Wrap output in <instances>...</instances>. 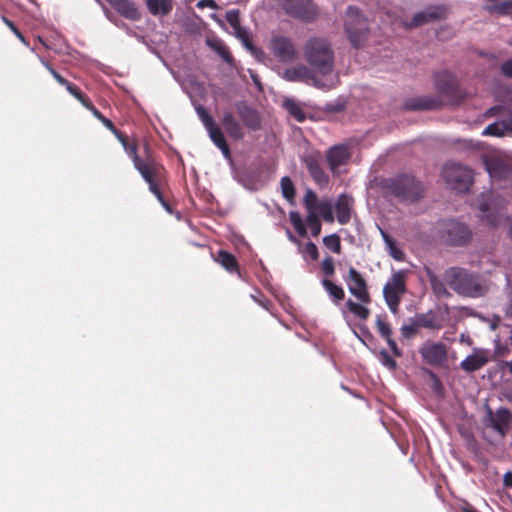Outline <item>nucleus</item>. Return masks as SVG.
<instances>
[{"instance_id": "obj_1", "label": "nucleus", "mask_w": 512, "mask_h": 512, "mask_svg": "<svg viewBox=\"0 0 512 512\" xmlns=\"http://www.w3.org/2000/svg\"><path fill=\"white\" fill-rule=\"evenodd\" d=\"M303 53L306 62L323 80L338 76L334 71L333 51L327 40L318 37L309 39Z\"/></svg>"}, {"instance_id": "obj_2", "label": "nucleus", "mask_w": 512, "mask_h": 512, "mask_svg": "<svg viewBox=\"0 0 512 512\" xmlns=\"http://www.w3.org/2000/svg\"><path fill=\"white\" fill-rule=\"evenodd\" d=\"M279 76L288 82H301L319 89H332L338 84V76H332L329 80H323L310 67L302 63L289 66L285 69L278 68Z\"/></svg>"}, {"instance_id": "obj_3", "label": "nucleus", "mask_w": 512, "mask_h": 512, "mask_svg": "<svg viewBox=\"0 0 512 512\" xmlns=\"http://www.w3.org/2000/svg\"><path fill=\"white\" fill-rule=\"evenodd\" d=\"M444 277L446 283L459 294L476 297L482 293L475 277L465 269L452 267L445 272Z\"/></svg>"}, {"instance_id": "obj_4", "label": "nucleus", "mask_w": 512, "mask_h": 512, "mask_svg": "<svg viewBox=\"0 0 512 512\" xmlns=\"http://www.w3.org/2000/svg\"><path fill=\"white\" fill-rule=\"evenodd\" d=\"M408 270L394 271L383 287V297L389 310L396 314L403 295L406 293Z\"/></svg>"}, {"instance_id": "obj_5", "label": "nucleus", "mask_w": 512, "mask_h": 512, "mask_svg": "<svg viewBox=\"0 0 512 512\" xmlns=\"http://www.w3.org/2000/svg\"><path fill=\"white\" fill-rule=\"evenodd\" d=\"M472 176V171L469 168L457 163H448L442 170L444 181L457 192H465L469 189Z\"/></svg>"}, {"instance_id": "obj_6", "label": "nucleus", "mask_w": 512, "mask_h": 512, "mask_svg": "<svg viewBox=\"0 0 512 512\" xmlns=\"http://www.w3.org/2000/svg\"><path fill=\"white\" fill-rule=\"evenodd\" d=\"M485 169L493 181L512 182V159L503 153L495 152L484 158Z\"/></svg>"}, {"instance_id": "obj_7", "label": "nucleus", "mask_w": 512, "mask_h": 512, "mask_svg": "<svg viewBox=\"0 0 512 512\" xmlns=\"http://www.w3.org/2000/svg\"><path fill=\"white\" fill-rule=\"evenodd\" d=\"M268 48L279 63L290 64L298 58V51L294 42L284 35L273 34L269 40Z\"/></svg>"}, {"instance_id": "obj_8", "label": "nucleus", "mask_w": 512, "mask_h": 512, "mask_svg": "<svg viewBox=\"0 0 512 512\" xmlns=\"http://www.w3.org/2000/svg\"><path fill=\"white\" fill-rule=\"evenodd\" d=\"M345 30L348 38L355 47H359L366 39L367 23L358 9L349 7L345 18Z\"/></svg>"}, {"instance_id": "obj_9", "label": "nucleus", "mask_w": 512, "mask_h": 512, "mask_svg": "<svg viewBox=\"0 0 512 512\" xmlns=\"http://www.w3.org/2000/svg\"><path fill=\"white\" fill-rule=\"evenodd\" d=\"M392 191L406 201H416L423 194L421 184L411 176H402L396 179L392 184Z\"/></svg>"}, {"instance_id": "obj_10", "label": "nucleus", "mask_w": 512, "mask_h": 512, "mask_svg": "<svg viewBox=\"0 0 512 512\" xmlns=\"http://www.w3.org/2000/svg\"><path fill=\"white\" fill-rule=\"evenodd\" d=\"M303 202L307 211H313L315 214L320 215L326 222H334L333 205L330 200H319L316 193L309 189L305 193Z\"/></svg>"}, {"instance_id": "obj_11", "label": "nucleus", "mask_w": 512, "mask_h": 512, "mask_svg": "<svg viewBox=\"0 0 512 512\" xmlns=\"http://www.w3.org/2000/svg\"><path fill=\"white\" fill-rule=\"evenodd\" d=\"M118 138L122 142L126 153L132 158L135 169L141 174L145 181H149L151 176H157L159 174V167L153 160L140 159L134 145H129L120 135H118Z\"/></svg>"}, {"instance_id": "obj_12", "label": "nucleus", "mask_w": 512, "mask_h": 512, "mask_svg": "<svg viewBox=\"0 0 512 512\" xmlns=\"http://www.w3.org/2000/svg\"><path fill=\"white\" fill-rule=\"evenodd\" d=\"M349 292L362 303L370 302V295L367 284L362 275L353 267L348 271V275L344 277Z\"/></svg>"}, {"instance_id": "obj_13", "label": "nucleus", "mask_w": 512, "mask_h": 512, "mask_svg": "<svg viewBox=\"0 0 512 512\" xmlns=\"http://www.w3.org/2000/svg\"><path fill=\"white\" fill-rule=\"evenodd\" d=\"M282 7L289 15L305 21L313 19L316 15L311 0H283Z\"/></svg>"}, {"instance_id": "obj_14", "label": "nucleus", "mask_w": 512, "mask_h": 512, "mask_svg": "<svg viewBox=\"0 0 512 512\" xmlns=\"http://www.w3.org/2000/svg\"><path fill=\"white\" fill-rule=\"evenodd\" d=\"M226 20L233 29V34L241 40L243 45L257 58L262 56V51L254 48L250 42L248 32L240 26L239 11L229 10L226 13Z\"/></svg>"}, {"instance_id": "obj_15", "label": "nucleus", "mask_w": 512, "mask_h": 512, "mask_svg": "<svg viewBox=\"0 0 512 512\" xmlns=\"http://www.w3.org/2000/svg\"><path fill=\"white\" fill-rule=\"evenodd\" d=\"M423 359L431 365H442L447 359L446 347L442 343H426L420 348Z\"/></svg>"}, {"instance_id": "obj_16", "label": "nucleus", "mask_w": 512, "mask_h": 512, "mask_svg": "<svg viewBox=\"0 0 512 512\" xmlns=\"http://www.w3.org/2000/svg\"><path fill=\"white\" fill-rule=\"evenodd\" d=\"M447 241L452 245L465 244L470 238L468 227L455 220H450L445 224Z\"/></svg>"}, {"instance_id": "obj_17", "label": "nucleus", "mask_w": 512, "mask_h": 512, "mask_svg": "<svg viewBox=\"0 0 512 512\" xmlns=\"http://www.w3.org/2000/svg\"><path fill=\"white\" fill-rule=\"evenodd\" d=\"M488 420L492 428L497 431L500 436H504L509 427L511 421V414L509 410L505 408H499L496 412H492L491 409L487 410Z\"/></svg>"}, {"instance_id": "obj_18", "label": "nucleus", "mask_w": 512, "mask_h": 512, "mask_svg": "<svg viewBox=\"0 0 512 512\" xmlns=\"http://www.w3.org/2000/svg\"><path fill=\"white\" fill-rule=\"evenodd\" d=\"M489 353L484 349H476L461 361L460 367L466 372H474L488 363Z\"/></svg>"}, {"instance_id": "obj_19", "label": "nucleus", "mask_w": 512, "mask_h": 512, "mask_svg": "<svg viewBox=\"0 0 512 512\" xmlns=\"http://www.w3.org/2000/svg\"><path fill=\"white\" fill-rule=\"evenodd\" d=\"M349 157L350 153L345 145H338L330 148L327 154V161L332 173H338L339 167L345 164Z\"/></svg>"}, {"instance_id": "obj_20", "label": "nucleus", "mask_w": 512, "mask_h": 512, "mask_svg": "<svg viewBox=\"0 0 512 512\" xmlns=\"http://www.w3.org/2000/svg\"><path fill=\"white\" fill-rule=\"evenodd\" d=\"M482 135L494 137L512 135V115L491 123L483 130Z\"/></svg>"}, {"instance_id": "obj_21", "label": "nucleus", "mask_w": 512, "mask_h": 512, "mask_svg": "<svg viewBox=\"0 0 512 512\" xmlns=\"http://www.w3.org/2000/svg\"><path fill=\"white\" fill-rule=\"evenodd\" d=\"M353 208V199L352 197L341 194L337 198L335 203L336 210V218L340 224H346L351 219V213Z\"/></svg>"}, {"instance_id": "obj_22", "label": "nucleus", "mask_w": 512, "mask_h": 512, "mask_svg": "<svg viewBox=\"0 0 512 512\" xmlns=\"http://www.w3.org/2000/svg\"><path fill=\"white\" fill-rule=\"evenodd\" d=\"M304 162L315 183L320 187H325L329 182V177L321 168L319 161L313 156H308L304 159Z\"/></svg>"}, {"instance_id": "obj_23", "label": "nucleus", "mask_w": 512, "mask_h": 512, "mask_svg": "<svg viewBox=\"0 0 512 512\" xmlns=\"http://www.w3.org/2000/svg\"><path fill=\"white\" fill-rule=\"evenodd\" d=\"M237 110L243 123L249 129L256 130L260 127V117L255 109L250 108L245 104H238Z\"/></svg>"}, {"instance_id": "obj_24", "label": "nucleus", "mask_w": 512, "mask_h": 512, "mask_svg": "<svg viewBox=\"0 0 512 512\" xmlns=\"http://www.w3.org/2000/svg\"><path fill=\"white\" fill-rule=\"evenodd\" d=\"M117 12H119L124 17L136 20L139 18L140 14L135 5L129 0H107Z\"/></svg>"}, {"instance_id": "obj_25", "label": "nucleus", "mask_w": 512, "mask_h": 512, "mask_svg": "<svg viewBox=\"0 0 512 512\" xmlns=\"http://www.w3.org/2000/svg\"><path fill=\"white\" fill-rule=\"evenodd\" d=\"M223 126L230 137L237 140L243 137V129L231 113H226L224 115Z\"/></svg>"}, {"instance_id": "obj_26", "label": "nucleus", "mask_w": 512, "mask_h": 512, "mask_svg": "<svg viewBox=\"0 0 512 512\" xmlns=\"http://www.w3.org/2000/svg\"><path fill=\"white\" fill-rule=\"evenodd\" d=\"M207 131L209 133L210 139L221 150L224 157L229 158L230 151L228 145L226 144L225 137L222 131L218 127H216L215 124L207 128Z\"/></svg>"}, {"instance_id": "obj_27", "label": "nucleus", "mask_w": 512, "mask_h": 512, "mask_svg": "<svg viewBox=\"0 0 512 512\" xmlns=\"http://www.w3.org/2000/svg\"><path fill=\"white\" fill-rule=\"evenodd\" d=\"M436 84L442 92L447 94L454 92L457 87V81L455 77L448 72H442L438 74L436 76Z\"/></svg>"}, {"instance_id": "obj_28", "label": "nucleus", "mask_w": 512, "mask_h": 512, "mask_svg": "<svg viewBox=\"0 0 512 512\" xmlns=\"http://www.w3.org/2000/svg\"><path fill=\"white\" fill-rule=\"evenodd\" d=\"M442 11L439 8H429L426 11L419 12L415 14L413 17L412 23L410 26H419L427 23L432 19L439 18L441 16Z\"/></svg>"}, {"instance_id": "obj_29", "label": "nucleus", "mask_w": 512, "mask_h": 512, "mask_svg": "<svg viewBox=\"0 0 512 512\" xmlns=\"http://www.w3.org/2000/svg\"><path fill=\"white\" fill-rule=\"evenodd\" d=\"M147 7L154 15H165L172 9L171 0H147Z\"/></svg>"}, {"instance_id": "obj_30", "label": "nucleus", "mask_w": 512, "mask_h": 512, "mask_svg": "<svg viewBox=\"0 0 512 512\" xmlns=\"http://www.w3.org/2000/svg\"><path fill=\"white\" fill-rule=\"evenodd\" d=\"M380 232L390 256L397 261H402L404 259L403 251L396 246L394 240L384 230H380Z\"/></svg>"}, {"instance_id": "obj_31", "label": "nucleus", "mask_w": 512, "mask_h": 512, "mask_svg": "<svg viewBox=\"0 0 512 512\" xmlns=\"http://www.w3.org/2000/svg\"><path fill=\"white\" fill-rule=\"evenodd\" d=\"M218 263L222 265L227 271H233L237 268V262L233 255L227 253L226 251L220 250L215 259Z\"/></svg>"}, {"instance_id": "obj_32", "label": "nucleus", "mask_w": 512, "mask_h": 512, "mask_svg": "<svg viewBox=\"0 0 512 512\" xmlns=\"http://www.w3.org/2000/svg\"><path fill=\"white\" fill-rule=\"evenodd\" d=\"M322 285L333 300L340 301L344 298L345 294L341 286L334 284L332 281L328 279H323Z\"/></svg>"}, {"instance_id": "obj_33", "label": "nucleus", "mask_w": 512, "mask_h": 512, "mask_svg": "<svg viewBox=\"0 0 512 512\" xmlns=\"http://www.w3.org/2000/svg\"><path fill=\"white\" fill-rule=\"evenodd\" d=\"M283 105L297 121H304L305 113L296 102L292 99H285Z\"/></svg>"}, {"instance_id": "obj_34", "label": "nucleus", "mask_w": 512, "mask_h": 512, "mask_svg": "<svg viewBox=\"0 0 512 512\" xmlns=\"http://www.w3.org/2000/svg\"><path fill=\"white\" fill-rule=\"evenodd\" d=\"M207 44L209 47H211L213 50H215L223 60L226 62L231 61V56L227 50V48L224 46V44L219 39H207Z\"/></svg>"}, {"instance_id": "obj_35", "label": "nucleus", "mask_w": 512, "mask_h": 512, "mask_svg": "<svg viewBox=\"0 0 512 512\" xmlns=\"http://www.w3.org/2000/svg\"><path fill=\"white\" fill-rule=\"evenodd\" d=\"M346 306L350 312H352L354 315H356L360 319L365 320L369 316L368 308H366L365 306H363L359 303L352 301L351 299H349L346 302Z\"/></svg>"}, {"instance_id": "obj_36", "label": "nucleus", "mask_w": 512, "mask_h": 512, "mask_svg": "<svg viewBox=\"0 0 512 512\" xmlns=\"http://www.w3.org/2000/svg\"><path fill=\"white\" fill-rule=\"evenodd\" d=\"M308 214L305 219L306 225L310 228L311 234L313 236H318L321 231V223L318 218V215L315 214L313 211H307Z\"/></svg>"}, {"instance_id": "obj_37", "label": "nucleus", "mask_w": 512, "mask_h": 512, "mask_svg": "<svg viewBox=\"0 0 512 512\" xmlns=\"http://www.w3.org/2000/svg\"><path fill=\"white\" fill-rule=\"evenodd\" d=\"M157 176H151L149 181H146L149 184V190L157 197L159 202L162 204V206L165 208L166 211L171 212L170 206L168 203L163 199L162 194L155 182Z\"/></svg>"}, {"instance_id": "obj_38", "label": "nucleus", "mask_w": 512, "mask_h": 512, "mask_svg": "<svg viewBox=\"0 0 512 512\" xmlns=\"http://www.w3.org/2000/svg\"><path fill=\"white\" fill-rule=\"evenodd\" d=\"M324 245L331 251L339 254L341 252L340 238L336 234H331L323 238Z\"/></svg>"}, {"instance_id": "obj_39", "label": "nucleus", "mask_w": 512, "mask_h": 512, "mask_svg": "<svg viewBox=\"0 0 512 512\" xmlns=\"http://www.w3.org/2000/svg\"><path fill=\"white\" fill-rule=\"evenodd\" d=\"M281 190H282L283 196L286 199H288V200L293 199V197L295 195V189H294V185H293L292 181L290 180V178L283 177L281 179Z\"/></svg>"}, {"instance_id": "obj_40", "label": "nucleus", "mask_w": 512, "mask_h": 512, "mask_svg": "<svg viewBox=\"0 0 512 512\" xmlns=\"http://www.w3.org/2000/svg\"><path fill=\"white\" fill-rule=\"evenodd\" d=\"M290 221L293 224L296 231L301 236H304L306 234L305 224L303 223L302 218L300 217V215L297 212L290 213Z\"/></svg>"}, {"instance_id": "obj_41", "label": "nucleus", "mask_w": 512, "mask_h": 512, "mask_svg": "<svg viewBox=\"0 0 512 512\" xmlns=\"http://www.w3.org/2000/svg\"><path fill=\"white\" fill-rule=\"evenodd\" d=\"M196 111L206 129L211 127L212 125H214V121H213L212 117L205 110V108L199 106L196 108Z\"/></svg>"}, {"instance_id": "obj_42", "label": "nucleus", "mask_w": 512, "mask_h": 512, "mask_svg": "<svg viewBox=\"0 0 512 512\" xmlns=\"http://www.w3.org/2000/svg\"><path fill=\"white\" fill-rule=\"evenodd\" d=\"M65 87H66L67 91L71 95H73L75 98H77L83 105H87V100L85 99V97L82 95V93L78 90V88L76 86H74L73 84L68 82Z\"/></svg>"}, {"instance_id": "obj_43", "label": "nucleus", "mask_w": 512, "mask_h": 512, "mask_svg": "<svg viewBox=\"0 0 512 512\" xmlns=\"http://www.w3.org/2000/svg\"><path fill=\"white\" fill-rule=\"evenodd\" d=\"M321 268L325 275L332 276L334 274L333 259L331 257H326L323 259Z\"/></svg>"}, {"instance_id": "obj_44", "label": "nucleus", "mask_w": 512, "mask_h": 512, "mask_svg": "<svg viewBox=\"0 0 512 512\" xmlns=\"http://www.w3.org/2000/svg\"><path fill=\"white\" fill-rule=\"evenodd\" d=\"M303 254L310 257L312 260L317 259L318 257V250L314 243L308 242L303 248Z\"/></svg>"}, {"instance_id": "obj_45", "label": "nucleus", "mask_w": 512, "mask_h": 512, "mask_svg": "<svg viewBox=\"0 0 512 512\" xmlns=\"http://www.w3.org/2000/svg\"><path fill=\"white\" fill-rule=\"evenodd\" d=\"M377 328H378L379 333L384 338L387 339V338L391 337V328L388 323L382 321L381 319H378L377 320Z\"/></svg>"}, {"instance_id": "obj_46", "label": "nucleus", "mask_w": 512, "mask_h": 512, "mask_svg": "<svg viewBox=\"0 0 512 512\" xmlns=\"http://www.w3.org/2000/svg\"><path fill=\"white\" fill-rule=\"evenodd\" d=\"M380 361L384 366L390 369H394L396 366V362L391 358V356L386 351H381Z\"/></svg>"}, {"instance_id": "obj_47", "label": "nucleus", "mask_w": 512, "mask_h": 512, "mask_svg": "<svg viewBox=\"0 0 512 512\" xmlns=\"http://www.w3.org/2000/svg\"><path fill=\"white\" fill-rule=\"evenodd\" d=\"M501 73L508 78H512V58L507 59L501 64Z\"/></svg>"}, {"instance_id": "obj_48", "label": "nucleus", "mask_w": 512, "mask_h": 512, "mask_svg": "<svg viewBox=\"0 0 512 512\" xmlns=\"http://www.w3.org/2000/svg\"><path fill=\"white\" fill-rule=\"evenodd\" d=\"M496 7L500 12L509 13L512 11V0H498Z\"/></svg>"}, {"instance_id": "obj_49", "label": "nucleus", "mask_w": 512, "mask_h": 512, "mask_svg": "<svg viewBox=\"0 0 512 512\" xmlns=\"http://www.w3.org/2000/svg\"><path fill=\"white\" fill-rule=\"evenodd\" d=\"M3 21L12 30V32L19 38V40L22 43L27 44L25 38L23 37V35L19 32V30L15 27V25L10 20H8L7 18L3 17Z\"/></svg>"}, {"instance_id": "obj_50", "label": "nucleus", "mask_w": 512, "mask_h": 512, "mask_svg": "<svg viewBox=\"0 0 512 512\" xmlns=\"http://www.w3.org/2000/svg\"><path fill=\"white\" fill-rule=\"evenodd\" d=\"M198 8H211V9H217L218 5L214 0H199L197 3Z\"/></svg>"}, {"instance_id": "obj_51", "label": "nucleus", "mask_w": 512, "mask_h": 512, "mask_svg": "<svg viewBox=\"0 0 512 512\" xmlns=\"http://www.w3.org/2000/svg\"><path fill=\"white\" fill-rule=\"evenodd\" d=\"M100 121L105 125V127H107L109 130H111L113 133H115L118 136L113 123L109 119H107L103 116V119H101Z\"/></svg>"}, {"instance_id": "obj_52", "label": "nucleus", "mask_w": 512, "mask_h": 512, "mask_svg": "<svg viewBox=\"0 0 512 512\" xmlns=\"http://www.w3.org/2000/svg\"><path fill=\"white\" fill-rule=\"evenodd\" d=\"M86 108L92 111L93 115L98 118L99 120L103 119V115L90 103L87 101V105H84Z\"/></svg>"}, {"instance_id": "obj_53", "label": "nucleus", "mask_w": 512, "mask_h": 512, "mask_svg": "<svg viewBox=\"0 0 512 512\" xmlns=\"http://www.w3.org/2000/svg\"><path fill=\"white\" fill-rule=\"evenodd\" d=\"M386 340H387V343H388L390 349L392 350V352L396 355H399V351H398L396 342L391 337L387 338Z\"/></svg>"}, {"instance_id": "obj_54", "label": "nucleus", "mask_w": 512, "mask_h": 512, "mask_svg": "<svg viewBox=\"0 0 512 512\" xmlns=\"http://www.w3.org/2000/svg\"><path fill=\"white\" fill-rule=\"evenodd\" d=\"M503 481H504L505 486L511 487L512 486V472L505 473Z\"/></svg>"}, {"instance_id": "obj_55", "label": "nucleus", "mask_w": 512, "mask_h": 512, "mask_svg": "<svg viewBox=\"0 0 512 512\" xmlns=\"http://www.w3.org/2000/svg\"><path fill=\"white\" fill-rule=\"evenodd\" d=\"M41 63L46 67V69L51 73V75L53 77H55V75H57L58 73L47 63L45 62L43 59H41Z\"/></svg>"}, {"instance_id": "obj_56", "label": "nucleus", "mask_w": 512, "mask_h": 512, "mask_svg": "<svg viewBox=\"0 0 512 512\" xmlns=\"http://www.w3.org/2000/svg\"><path fill=\"white\" fill-rule=\"evenodd\" d=\"M41 63L46 67V69L51 73V75L53 77H55V75H57L58 73L47 63L45 62L43 59H41Z\"/></svg>"}, {"instance_id": "obj_57", "label": "nucleus", "mask_w": 512, "mask_h": 512, "mask_svg": "<svg viewBox=\"0 0 512 512\" xmlns=\"http://www.w3.org/2000/svg\"><path fill=\"white\" fill-rule=\"evenodd\" d=\"M41 63L46 67V69L51 73V75L53 77H55V75H57L58 73L47 63L45 62L43 59H41Z\"/></svg>"}, {"instance_id": "obj_58", "label": "nucleus", "mask_w": 512, "mask_h": 512, "mask_svg": "<svg viewBox=\"0 0 512 512\" xmlns=\"http://www.w3.org/2000/svg\"><path fill=\"white\" fill-rule=\"evenodd\" d=\"M54 79L60 84V85H63V86H66V84L68 83V81L66 79H64L59 73L57 75H55Z\"/></svg>"}, {"instance_id": "obj_59", "label": "nucleus", "mask_w": 512, "mask_h": 512, "mask_svg": "<svg viewBox=\"0 0 512 512\" xmlns=\"http://www.w3.org/2000/svg\"><path fill=\"white\" fill-rule=\"evenodd\" d=\"M414 332V328L412 326H403L402 327V333L403 335H408L410 333Z\"/></svg>"}, {"instance_id": "obj_60", "label": "nucleus", "mask_w": 512, "mask_h": 512, "mask_svg": "<svg viewBox=\"0 0 512 512\" xmlns=\"http://www.w3.org/2000/svg\"><path fill=\"white\" fill-rule=\"evenodd\" d=\"M499 110H500L499 107H492V108L487 110L486 115L487 116H494V115H496V112H498Z\"/></svg>"}, {"instance_id": "obj_61", "label": "nucleus", "mask_w": 512, "mask_h": 512, "mask_svg": "<svg viewBox=\"0 0 512 512\" xmlns=\"http://www.w3.org/2000/svg\"><path fill=\"white\" fill-rule=\"evenodd\" d=\"M253 299L258 302L263 308L268 309V301L266 300H258L256 297L252 296Z\"/></svg>"}, {"instance_id": "obj_62", "label": "nucleus", "mask_w": 512, "mask_h": 512, "mask_svg": "<svg viewBox=\"0 0 512 512\" xmlns=\"http://www.w3.org/2000/svg\"><path fill=\"white\" fill-rule=\"evenodd\" d=\"M211 18L215 20L220 26H224V22L222 19H220L216 14H212Z\"/></svg>"}, {"instance_id": "obj_63", "label": "nucleus", "mask_w": 512, "mask_h": 512, "mask_svg": "<svg viewBox=\"0 0 512 512\" xmlns=\"http://www.w3.org/2000/svg\"><path fill=\"white\" fill-rule=\"evenodd\" d=\"M506 315L510 318H512V302L508 305L506 308Z\"/></svg>"}, {"instance_id": "obj_64", "label": "nucleus", "mask_w": 512, "mask_h": 512, "mask_svg": "<svg viewBox=\"0 0 512 512\" xmlns=\"http://www.w3.org/2000/svg\"><path fill=\"white\" fill-rule=\"evenodd\" d=\"M479 208L482 212H486L489 209L486 203H481Z\"/></svg>"}]
</instances>
